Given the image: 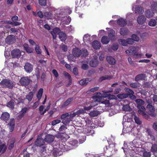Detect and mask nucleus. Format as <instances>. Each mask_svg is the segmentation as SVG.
Masks as SVG:
<instances>
[{
	"mask_svg": "<svg viewBox=\"0 0 157 157\" xmlns=\"http://www.w3.org/2000/svg\"><path fill=\"white\" fill-rule=\"evenodd\" d=\"M128 116H124L123 117V120L125 121L124 125L123 126V132L124 133H128L131 131L132 128L134 127L133 124H132L131 122L126 121V119L128 118Z\"/></svg>",
	"mask_w": 157,
	"mask_h": 157,
	"instance_id": "f03ea898",
	"label": "nucleus"
},
{
	"mask_svg": "<svg viewBox=\"0 0 157 157\" xmlns=\"http://www.w3.org/2000/svg\"><path fill=\"white\" fill-rule=\"evenodd\" d=\"M10 115L7 112L3 113L1 116V119L5 121H7L10 118Z\"/></svg>",
	"mask_w": 157,
	"mask_h": 157,
	"instance_id": "aec40b11",
	"label": "nucleus"
},
{
	"mask_svg": "<svg viewBox=\"0 0 157 157\" xmlns=\"http://www.w3.org/2000/svg\"><path fill=\"white\" fill-rule=\"evenodd\" d=\"M78 141L76 140H73L69 142V145L72 149L77 147L78 145Z\"/></svg>",
	"mask_w": 157,
	"mask_h": 157,
	"instance_id": "b1692460",
	"label": "nucleus"
},
{
	"mask_svg": "<svg viewBox=\"0 0 157 157\" xmlns=\"http://www.w3.org/2000/svg\"><path fill=\"white\" fill-rule=\"evenodd\" d=\"M14 36L13 35H9L6 39V42L8 44H11L13 43L15 41Z\"/></svg>",
	"mask_w": 157,
	"mask_h": 157,
	"instance_id": "dca6fc26",
	"label": "nucleus"
},
{
	"mask_svg": "<svg viewBox=\"0 0 157 157\" xmlns=\"http://www.w3.org/2000/svg\"><path fill=\"white\" fill-rule=\"evenodd\" d=\"M91 80L90 78H84L80 81L79 83L81 85H86Z\"/></svg>",
	"mask_w": 157,
	"mask_h": 157,
	"instance_id": "7c9ffc66",
	"label": "nucleus"
},
{
	"mask_svg": "<svg viewBox=\"0 0 157 157\" xmlns=\"http://www.w3.org/2000/svg\"><path fill=\"white\" fill-rule=\"evenodd\" d=\"M107 98L109 99H117V97L114 95L108 94Z\"/></svg>",
	"mask_w": 157,
	"mask_h": 157,
	"instance_id": "0e129e2a",
	"label": "nucleus"
},
{
	"mask_svg": "<svg viewBox=\"0 0 157 157\" xmlns=\"http://www.w3.org/2000/svg\"><path fill=\"white\" fill-rule=\"evenodd\" d=\"M150 8L153 11H157V2L154 1L151 2Z\"/></svg>",
	"mask_w": 157,
	"mask_h": 157,
	"instance_id": "bb28decb",
	"label": "nucleus"
},
{
	"mask_svg": "<svg viewBox=\"0 0 157 157\" xmlns=\"http://www.w3.org/2000/svg\"><path fill=\"white\" fill-rule=\"evenodd\" d=\"M54 139V136L52 135H48L46 136L45 141L48 143L52 142Z\"/></svg>",
	"mask_w": 157,
	"mask_h": 157,
	"instance_id": "393cba45",
	"label": "nucleus"
},
{
	"mask_svg": "<svg viewBox=\"0 0 157 157\" xmlns=\"http://www.w3.org/2000/svg\"><path fill=\"white\" fill-rule=\"evenodd\" d=\"M43 92V90L42 88H40L39 90L37 93V98L39 100L41 99L42 96V95Z\"/></svg>",
	"mask_w": 157,
	"mask_h": 157,
	"instance_id": "de8ad7c7",
	"label": "nucleus"
},
{
	"mask_svg": "<svg viewBox=\"0 0 157 157\" xmlns=\"http://www.w3.org/2000/svg\"><path fill=\"white\" fill-rule=\"evenodd\" d=\"M137 108L138 112L139 114L141 115L143 117L147 120H148L150 118L149 115L145 113L146 109L144 106H139Z\"/></svg>",
	"mask_w": 157,
	"mask_h": 157,
	"instance_id": "423d86ee",
	"label": "nucleus"
},
{
	"mask_svg": "<svg viewBox=\"0 0 157 157\" xmlns=\"http://www.w3.org/2000/svg\"><path fill=\"white\" fill-rule=\"evenodd\" d=\"M101 41L104 44H107L109 43V39L107 36H104L101 38Z\"/></svg>",
	"mask_w": 157,
	"mask_h": 157,
	"instance_id": "c9c22d12",
	"label": "nucleus"
},
{
	"mask_svg": "<svg viewBox=\"0 0 157 157\" xmlns=\"http://www.w3.org/2000/svg\"><path fill=\"white\" fill-rule=\"evenodd\" d=\"M109 32L108 34V36L110 39H113V37L115 35V32L112 29H109Z\"/></svg>",
	"mask_w": 157,
	"mask_h": 157,
	"instance_id": "72a5a7b5",
	"label": "nucleus"
},
{
	"mask_svg": "<svg viewBox=\"0 0 157 157\" xmlns=\"http://www.w3.org/2000/svg\"><path fill=\"white\" fill-rule=\"evenodd\" d=\"M106 60L110 64L114 65L116 63V60L114 58L111 56H108L106 57Z\"/></svg>",
	"mask_w": 157,
	"mask_h": 157,
	"instance_id": "a878e982",
	"label": "nucleus"
},
{
	"mask_svg": "<svg viewBox=\"0 0 157 157\" xmlns=\"http://www.w3.org/2000/svg\"><path fill=\"white\" fill-rule=\"evenodd\" d=\"M113 90L112 89L107 91H103V93L101 94L100 92L97 93V95L95 97H94V101L97 102H101L102 97L107 98L108 94L107 93H111L112 92Z\"/></svg>",
	"mask_w": 157,
	"mask_h": 157,
	"instance_id": "7ed1b4c3",
	"label": "nucleus"
},
{
	"mask_svg": "<svg viewBox=\"0 0 157 157\" xmlns=\"http://www.w3.org/2000/svg\"><path fill=\"white\" fill-rule=\"evenodd\" d=\"M72 113L69 114L68 113H66L62 114L61 116V118L63 119L62 121L64 124H69L70 121H72L74 117H71V116Z\"/></svg>",
	"mask_w": 157,
	"mask_h": 157,
	"instance_id": "20e7f679",
	"label": "nucleus"
},
{
	"mask_svg": "<svg viewBox=\"0 0 157 157\" xmlns=\"http://www.w3.org/2000/svg\"><path fill=\"white\" fill-rule=\"evenodd\" d=\"M44 16L48 19H51L53 17L52 14L51 13L49 12H47L44 13Z\"/></svg>",
	"mask_w": 157,
	"mask_h": 157,
	"instance_id": "13d9d810",
	"label": "nucleus"
},
{
	"mask_svg": "<svg viewBox=\"0 0 157 157\" xmlns=\"http://www.w3.org/2000/svg\"><path fill=\"white\" fill-rule=\"evenodd\" d=\"M94 101H93L92 103H91V104H90L89 106H85L84 107V109L85 111H88L90 110L91 109L92 107L98 104V103H96L97 102H95L94 101Z\"/></svg>",
	"mask_w": 157,
	"mask_h": 157,
	"instance_id": "5701e85b",
	"label": "nucleus"
},
{
	"mask_svg": "<svg viewBox=\"0 0 157 157\" xmlns=\"http://www.w3.org/2000/svg\"><path fill=\"white\" fill-rule=\"evenodd\" d=\"M118 48V45L117 44H114L113 45L111 48H108V50L110 52H112V49L114 51L117 50Z\"/></svg>",
	"mask_w": 157,
	"mask_h": 157,
	"instance_id": "79ce46f5",
	"label": "nucleus"
},
{
	"mask_svg": "<svg viewBox=\"0 0 157 157\" xmlns=\"http://www.w3.org/2000/svg\"><path fill=\"white\" fill-rule=\"evenodd\" d=\"M130 87L133 88H137L140 87V84L138 82L132 83L130 84Z\"/></svg>",
	"mask_w": 157,
	"mask_h": 157,
	"instance_id": "49530a36",
	"label": "nucleus"
},
{
	"mask_svg": "<svg viewBox=\"0 0 157 157\" xmlns=\"http://www.w3.org/2000/svg\"><path fill=\"white\" fill-rule=\"evenodd\" d=\"M81 54H82V56H84L85 57L86 56H87L88 54V52L87 50L86 49H83L81 50Z\"/></svg>",
	"mask_w": 157,
	"mask_h": 157,
	"instance_id": "69168bd1",
	"label": "nucleus"
},
{
	"mask_svg": "<svg viewBox=\"0 0 157 157\" xmlns=\"http://www.w3.org/2000/svg\"><path fill=\"white\" fill-rule=\"evenodd\" d=\"M118 41L120 44L124 46H126L127 45V43L126 40H125L123 39H120L118 40Z\"/></svg>",
	"mask_w": 157,
	"mask_h": 157,
	"instance_id": "09e8293b",
	"label": "nucleus"
},
{
	"mask_svg": "<svg viewBox=\"0 0 157 157\" xmlns=\"http://www.w3.org/2000/svg\"><path fill=\"white\" fill-rule=\"evenodd\" d=\"M128 94H120L117 95V97L119 99H122L127 98L128 96Z\"/></svg>",
	"mask_w": 157,
	"mask_h": 157,
	"instance_id": "ea45409f",
	"label": "nucleus"
},
{
	"mask_svg": "<svg viewBox=\"0 0 157 157\" xmlns=\"http://www.w3.org/2000/svg\"><path fill=\"white\" fill-rule=\"evenodd\" d=\"M27 110V108H23L20 112L19 116L20 117H22L24 116L25 114L26 113Z\"/></svg>",
	"mask_w": 157,
	"mask_h": 157,
	"instance_id": "864d4df0",
	"label": "nucleus"
},
{
	"mask_svg": "<svg viewBox=\"0 0 157 157\" xmlns=\"http://www.w3.org/2000/svg\"><path fill=\"white\" fill-rule=\"evenodd\" d=\"M133 40L136 41H138L139 40V38L136 35L133 34L132 36Z\"/></svg>",
	"mask_w": 157,
	"mask_h": 157,
	"instance_id": "680f3d73",
	"label": "nucleus"
},
{
	"mask_svg": "<svg viewBox=\"0 0 157 157\" xmlns=\"http://www.w3.org/2000/svg\"><path fill=\"white\" fill-rule=\"evenodd\" d=\"M39 4L42 6H44L46 4V0H39Z\"/></svg>",
	"mask_w": 157,
	"mask_h": 157,
	"instance_id": "052dcab7",
	"label": "nucleus"
},
{
	"mask_svg": "<svg viewBox=\"0 0 157 157\" xmlns=\"http://www.w3.org/2000/svg\"><path fill=\"white\" fill-rule=\"evenodd\" d=\"M14 106V102L12 101H10L7 104V106L11 109H13Z\"/></svg>",
	"mask_w": 157,
	"mask_h": 157,
	"instance_id": "8fccbe9b",
	"label": "nucleus"
},
{
	"mask_svg": "<svg viewBox=\"0 0 157 157\" xmlns=\"http://www.w3.org/2000/svg\"><path fill=\"white\" fill-rule=\"evenodd\" d=\"M135 101L137 105V107L139 106H142L144 104V101L141 99H137Z\"/></svg>",
	"mask_w": 157,
	"mask_h": 157,
	"instance_id": "a19ab883",
	"label": "nucleus"
},
{
	"mask_svg": "<svg viewBox=\"0 0 157 157\" xmlns=\"http://www.w3.org/2000/svg\"><path fill=\"white\" fill-rule=\"evenodd\" d=\"M82 132L87 136L92 135L94 132V130L90 126L86 127V128H84Z\"/></svg>",
	"mask_w": 157,
	"mask_h": 157,
	"instance_id": "1a4fd4ad",
	"label": "nucleus"
},
{
	"mask_svg": "<svg viewBox=\"0 0 157 157\" xmlns=\"http://www.w3.org/2000/svg\"><path fill=\"white\" fill-rule=\"evenodd\" d=\"M139 48L138 47L131 46L128 49L125 51V52L127 54L131 55L135 58H140L143 56L142 54L140 52H138Z\"/></svg>",
	"mask_w": 157,
	"mask_h": 157,
	"instance_id": "f257e3e1",
	"label": "nucleus"
},
{
	"mask_svg": "<svg viewBox=\"0 0 157 157\" xmlns=\"http://www.w3.org/2000/svg\"><path fill=\"white\" fill-rule=\"evenodd\" d=\"M81 50L78 48H75L73 49L72 54L75 57H78L81 55Z\"/></svg>",
	"mask_w": 157,
	"mask_h": 157,
	"instance_id": "6ab92c4d",
	"label": "nucleus"
},
{
	"mask_svg": "<svg viewBox=\"0 0 157 157\" xmlns=\"http://www.w3.org/2000/svg\"><path fill=\"white\" fill-rule=\"evenodd\" d=\"M33 93L32 92H29L26 96L25 99H27L29 101H30L33 98Z\"/></svg>",
	"mask_w": 157,
	"mask_h": 157,
	"instance_id": "c03bdc74",
	"label": "nucleus"
},
{
	"mask_svg": "<svg viewBox=\"0 0 157 157\" xmlns=\"http://www.w3.org/2000/svg\"><path fill=\"white\" fill-rule=\"evenodd\" d=\"M122 109L124 111L127 112H130L131 110V109L128 105H123Z\"/></svg>",
	"mask_w": 157,
	"mask_h": 157,
	"instance_id": "a18cd8bd",
	"label": "nucleus"
},
{
	"mask_svg": "<svg viewBox=\"0 0 157 157\" xmlns=\"http://www.w3.org/2000/svg\"><path fill=\"white\" fill-rule=\"evenodd\" d=\"M59 37L61 41H64L66 40L67 37L65 33L61 32L59 34Z\"/></svg>",
	"mask_w": 157,
	"mask_h": 157,
	"instance_id": "c756f323",
	"label": "nucleus"
},
{
	"mask_svg": "<svg viewBox=\"0 0 157 157\" xmlns=\"http://www.w3.org/2000/svg\"><path fill=\"white\" fill-rule=\"evenodd\" d=\"M11 54L13 58H18L21 56V52L19 49L14 50L11 52Z\"/></svg>",
	"mask_w": 157,
	"mask_h": 157,
	"instance_id": "2eb2a0df",
	"label": "nucleus"
},
{
	"mask_svg": "<svg viewBox=\"0 0 157 157\" xmlns=\"http://www.w3.org/2000/svg\"><path fill=\"white\" fill-rule=\"evenodd\" d=\"M61 122V121L59 119L54 120L52 122L51 124L52 125L54 126L56 124L59 123Z\"/></svg>",
	"mask_w": 157,
	"mask_h": 157,
	"instance_id": "e2e57ef3",
	"label": "nucleus"
},
{
	"mask_svg": "<svg viewBox=\"0 0 157 157\" xmlns=\"http://www.w3.org/2000/svg\"><path fill=\"white\" fill-rule=\"evenodd\" d=\"M118 24L121 26H124L126 24V22L125 20L122 18H121L117 21Z\"/></svg>",
	"mask_w": 157,
	"mask_h": 157,
	"instance_id": "473e14b6",
	"label": "nucleus"
},
{
	"mask_svg": "<svg viewBox=\"0 0 157 157\" xmlns=\"http://www.w3.org/2000/svg\"><path fill=\"white\" fill-rule=\"evenodd\" d=\"M99 88L98 87H95L92 88L90 90L87 91V94H90L91 92H94L97 90Z\"/></svg>",
	"mask_w": 157,
	"mask_h": 157,
	"instance_id": "bf43d9fd",
	"label": "nucleus"
},
{
	"mask_svg": "<svg viewBox=\"0 0 157 157\" xmlns=\"http://www.w3.org/2000/svg\"><path fill=\"white\" fill-rule=\"evenodd\" d=\"M98 112L97 111H93L90 112L89 114L91 117H95L98 114Z\"/></svg>",
	"mask_w": 157,
	"mask_h": 157,
	"instance_id": "3c124183",
	"label": "nucleus"
},
{
	"mask_svg": "<svg viewBox=\"0 0 157 157\" xmlns=\"http://www.w3.org/2000/svg\"><path fill=\"white\" fill-rule=\"evenodd\" d=\"M128 32V30L125 28H122L121 29L120 31V33L121 35H125Z\"/></svg>",
	"mask_w": 157,
	"mask_h": 157,
	"instance_id": "5fc2aeb1",
	"label": "nucleus"
},
{
	"mask_svg": "<svg viewBox=\"0 0 157 157\" xmlns=\"http://www.w3.org/2000/svg\"><path fill=\"white\" fill-rule=\"evenodd\" d=\"M92 46L94 49H96L100 48L101 47L100 43L97 40L94 41L92 42Z\"/></svg>",
	"mask_w": 157,
	"mask_h": 157,
	"instance_id": "cd10ccee",
	"label": "nucleus"
},
{
	"mask_svg": "<svg viewBox=\"0 0 157 157\" xmlns=\"http://www.w3.org/2000/svg\"><path fill=\"white\" fill-rule=\"evenodd\" d=\"M86 113V111L84 109H81L78 110V111L75 113H72V114L71 115V117H75L76 115L78 116V115L81 114H83Z\"/></svg>",
	"mask_w": 157,
	"mask_h": 157,
	"instance_id": "4be33fe9",
	"label": "nucleus"
},
{
	"mask_svg": "<svg viewBox=\"0 0 157 157\" xmlns=\"http://www.w3.org/2000/svg\"><path fill=\"white\" fill-rule=\"evenodd\" d=\"M151 154L150 152L145 151L143 153V155L145 157H150Z\"/></svg>",
	"mask_w": 157,
	"mask_h": 157,
	"instance_id": "774afa93",
	"label": "nucleus"
},
{
	"mask_svg": "<svg viewBox=\"0 0 157 157\" xmlns=\"http://www.w3.org/2000/svg\"><path fill=\"white\" fill-rule=\"evenodd\" d=\"M56 136L57 138L65 141L68 139L69 136L66 133H59L56 135Z\"/></svg>",
	"mask_w": 157,
	"mask_h": 157,
	"instance_id": "9d476101",
	"label": "nucleus"
},
{
	"mask_svg": "<svg viewBox=\"0 0 157 157\" xmlns=\"http://www.w3.org/2000/svg\"><path fill=\"white\" fill-rule=\"evenodd\" d=\"M130 144L131 147L132 148L133 147H138L139 146L138 140L136 139L133 140L130 143Z\"/></svg>",
	"mask_w": 157,
	"mask_h": 157,
	"instance_id": "c85d7f7f",
	"label": "nucleus"
},
{
	"mask_svg": "<svg viewBox=\"0 0 157 157\" xmlns=\"http://www.w3.org/2000/svg\"><path fill=\"white\" fill-rule=\"evenodd\" d=\"M134 120L135 122L138 124H140L142 123V121L139 117L136 116H135L134 117Z\"/></svg>",
	"mask_w": 157,
	"mask_h": 157,
	"instance_id": "4d7b16f0",
	"label": "nucleus"
},
{
	"mask_svg": "<svg viewBox=\"0 0 157 157\" xmlns=\"http://www.w3.org/2000/svg\"><path fill=\"white\" fill-rule=\"evenodd\" d=\"M153 10H148L145 12V14L147 18L152 17L154 15L155 13Z\"/></svg>",
	"mask_w": 157,
	"mask_h": 157,
	"instance_id": "a211bd4d",
	"label": "nucleus"
},
{
	"mask_svg": "<svg viewBox=\"0 0 157 157\" xmlns=\"http://www.w3.org/2000/svg\"><path fill=\"white\" fill-rule=\"evenodd\" d=\"M6 149V146L5 144H2L0 145V155L4 153Z\"/></svg>",
	"mask_w": 157,
	"mask_h": 157,
	"instance_id": "58836bf2",
	"label": "nucleus"
},
{
	"mask_svg": "<svg viewBox=\"0 0 157 157\" xmlns=\"http://www.w3.org/2000/svg\"><path fill=\"white\" fill-rule=\"evenodd\" d=\"M45 142L44 139L42 138L41 135H39L35 142V145L33 147L34 149L36 147H40L44 144Z\"/></svg>",
	"mask_w": 157,
	"mask_h": 157,
	"instance_id": "0eeeda50",
	"label": "nucleus"
},
{
	"mask_svg": "<svg viewBox=\"0 0 157 157\" xmlns=\"http://www.w3.org/2000/svg\"><path fill=\"white\" fill-rule=\"evenodd\" d=\"M20 82L22 85L26 86L29 84L30 79L28 77H23L21 78Z\"/></svg>",
	"mask_w": 157,
	"mask_h": 157,
	"instance_id": "9b49d317",
	"label": "nucleus"
},
{
	"mask_svg": "<svg viewBox=\"0 0 157 157\" xmlns=\"http://www.w3.org/2000/svg\"><path fill=\"white\" fill-rule=\"evenodd\" d=\"M151 151L153 153L157 152V145L156 144H154L152 145Z\"/></svg>",
	"mask_w": 157,
	"mask_h": 157,
	"instance_id": "603ef678",
	"label": "nucleus"
},
{
	"mask_svg": "<svg viewBox=\"0 0 157 157\" xmlns=\"http://www.w3.org/2000/svg\"><path fill=\"white\" fill-rule=\"evenodd\" d=\"M73 98H69L63 103V104H62V107L64 108L68 105L73 101Z\"/></svg>",
	"mask_w": 157,
	"mask_h": 157,
	"instance_id": "f704fd0d",
	"label": "nucleus"
},
{
	"mask_svg": "<svg viewBox=\"0 0 157 157\" xmlns=\"http://www.w3.org/2000/svg\"><path fill=\"white\" fill-rule=\"evenodd\" d=\"M0 84L2 87L7 88L9 89L12 88L13 86L12 82L7 79H3L1 82Z\"/></svg>",
	"mask_w": 157,
	"mask_h": 157,
	"instance_id": "39448f33",
	"label": "nucleus"
},
{
	"mask_svg": "<svg viewBox=\"0 0 157 157\" xmlns=\"http://www.w3.org/2000/svg\"><path fill=\"white\" fill-rule=\"evenodd\" d=\"M146 77L145 75L144 74H141L136 75L135 78V80L136 81L144 79Z\"/></svg>",
	"mask_w": 157,
	"mask_h": 157,
	"instance_id": "2f4dec72",
	"label": "nucleus"
},
{
	"mask_svg": "<svg viewBox=\"0 0 157 157\" xmlns=\"http://www.w3.org/2000/svg\"><path fill=\"white\" fill-rule=\"evenodd\" d=\"M61 146L62 147L61 151L62 152L63 151H67L71 149H72L70 145L69 146H68L66 145H63V146L61 145Z\"/></svg>",
	"mask_w": 157,
	"mask_h": 157,
	"instance_id": "e433bc0d",
	"label": "nucleus"
},
{
	"mask_svg": "<svg viewBox=\"0 0 157 157\" xmlns=\"http://www.w3.org/2000/svg\"><path fill=\"white\" fill-rule=\"evenodd\" d=\"M35 50L37 54H40L41 53V49L38 45H36V46L35 48Z\"/></svg>",
	"mask_w": 157,
	"mask_h": 157,
	"instance_id": "338daca9",
	"label": "nucleus"
},
{
	"mask_svg": "<svg viewBox=\"0 0 157 157\" xmlns=\"http://www.w3.org/2000/svg\"><path fill=\"white\" fill-rule=\"evenodd\" d=\"M60 29L58 28H54L51 32V34L53 36L54 39H56V37L57 35H59V33L61 32Z\"/></svg>",
	"mask_w": 157,
	"mask_h": 157,
	"instance_id": "4468645a",
	"label": "nucleus"
},
{
	"mask_svg": "<svg viewBox=\"0 0 157 157\" xmlns=\"http://www.w3.org/2000/svg\"><path fill=\"white\" fill-rule=\"evenodd\" d=\"M135 12L137 14H142L144 12V10L142 7L137 6H136Z\"/></svg>",
	"mask_w": 157,
	"mask_h": 157,
	"instance_id": "412c9836",
	"label": "nucleus"
},
{
	"mask_svg": "<svg viewBox=\"0 0 157 157\" xmlns=\"http://www.w3.org/2000/svg\"><path fill=\"white\" fill-rule=\"evenodd\" d=\"M156 21L154 19H151L148 22V25L149 26L152 27H154L156 25Z\"/></svg>",
	"mask_w": 157,
	"mask_h": 157,
	"instance_id": "37998d69",
	"label": "nucleus"
},
{
	"mask_svg": "<svg viewBox=\"0 0 157 157\" xmlns=\"http://www.w3.org/2000/svg\"><path fill=\"white\" fill-rule=\"evenodd\" d=\"M33 66L29 63H26L24 66V69L28 73L31 72L33 70Z\"/></svg>",
	"mask_w": 157,
	"mask_h": 157,
	"instance_id": "f3484780",
	"label": "nucleus"
},
{
	"mask_svg": "<svg viewBox=\"0 0 157 157\" xmlns=\"http://www.w3.org/2000/svg\"><path fill=\"white\" fill-rule=\"evenodd\" d=\"M146 20L147 19L143 15L139 16L137 19V22L139 25L144 24L146 22Z\"/></svg>",
	"mask_w": 157,
	"mask_h": 157,
	"instance_id": "f8f14e48",
	"label": "nucleus"
},
{
	"mask_svg": "<svg viewBox=\"0 0 157 157\" xmlns=\"http://www.w3.org/2000/svg\"><path fill=\"white\" fill-rule=\"evenodd\" d=\"M104 155L107 157H108L111 155L112 149L110 146H106L104 148Z\"/></svg>",
	"mask_w": 157,
	"mask_h": 157,
	"instance_id": "ddd939ff",
	"label": "nucleus"
},
{
	"mask_svg": "<svg viewBox=\"0 0 157 157\" xmlns=\"http://www.w3.org/2000/svg\"><path fill=\"white\" fill-rule=\"evenodd\" d=\"M98 64V62L95 59L91 60L90 62V65L92 67H96Z\"/></svg>",
	"mask_w": 157,
	"mask_h": 157,
	"instance_id": "4c0bfd02",
	"label": "nucleus"
},
{
	"mask_svg": "<svg viewBox=\"0 0 157 157\" xmlns=\"http://www.w3.org/2000/svg\"><path fill=\"white\" fill-rule=\"evenodd\" d=\"M147 109L148 110V114L151 116L155 117L156 116L155 113H154L155 111V108L152 105L148 104L146 106Z\"/></svg>",
	"mask_w": 157,
	"mask_h": 157,
	"instance_id": "6e6552de",
	"label": "nucleus"
},
{
	"mask_svg": "<svg viewBox=\"0 0 157 157\" xmlns=\"http://www.w3.org/2000/svg\"><path fill=\"white\" fill-rule=\"evenodd\" d=\"M90 39V36L88 34L84 35L83 37V40L84 42L89 41Z\"/></svg>",
	"mask_w": 157,
	"mask_h": 157,
	"instance_id": "6e6d98bb",
	"label": "nucleus"
}]
</instances>
